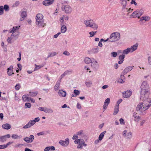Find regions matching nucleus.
I'll return each mask as SVG.
<instances>
[{
    "label": "nucleus",
    "instance_id": "nucleus-63",
    "mask_svg": "<svg viewBox=\"0 0 151 151\" xmlns=\"http://www.w3.org/2000/svg\"><path fill=\"white\" fill-rule=\"evenodd\" d=\"M148 64L151 65V57L149 56L148 58Z\"/></svg>",
    "mask_w": 151,
    "mask_h": 151
},
{
    "label": "nucleus",
    "instance_id": "nucleus-51",
    "mask_svg": "<svg viewBox=\"0 0 151 151\" xmlns=\"http://www.w3.org/2000/svg\"><path fill=\"white\" fill-rule=\"evenodd\" d=\"M134 119V121L138 122L140 119V117L139 116H137V117H135Z\"/></svg>",
    "mask_w": 151,
    "mask_h": 151
},
{
    "label": "nucleus",
    "instance_id": "nucleus-28",
    "mask_svg": "<svg viewBox=\"0 0 151 151\" xmlns=\"http://www.w3.org/2000/svg\"><path fill=\"white\" fill-rule=\"evenodd\" d=\"M106 131H104L103 132L100 134L99 137V140H102L104 137V135L106 133Z\"/></svg>",
    "mask_w": 151,
    "mask_h": 151
},
{
    "label": "nucleus",
    "instance_id": "nucleus-22",
    "mask_svg": "<svg viewBox=\"0 0 151 151\" xmlns=\"http://www.w3.org/2000/svg\"><path fill=\"white\" fill-rule=\"evenodd\" d=\"M60 82L61 81L60 80H58L57 82L56 83L54 87V88L55 91H57L59 89L60 84Z\"/></svg>",
    "mask_w": 151,
    "mask_h": 151
},
{
    "label": "nucleus",
    "instance_id": "nucleus-45",
    "mask_svg": "<svg viewBox=\"0 0 151 151\" xmlns=\"http://www.w3.org/2000/svg\"><path fill=\"white\" fill-rule=\"evenodd\" d=\"M148 19V17H147V16H143L140 18V21H142L144 20H145V21H146Z\"/></svg>",
    "mask_w": 151,
    "mask_h": 151
},
{
    "label": "nucleus",
    "instance_id": "nucleus-31",
    "mask_svg": "<svg viewBox=\"0 0 151 151\" xmlns=\"http://www.w3.org/2000/svg\"><path fill=\"white\" fill-rule=\"evenodd\" d=\"M119 111V106H118V105H116L114 108V112L113 113V114L114 115H116L118 113Z\"/></svg>",
    "mask_w": 151,
    "mask_h": 151
},
{
    "label": "nucleus",
    "instance_id": "nucleus-19",
    "mask_svg": "<svg viewBox=\"0 0 151 151\" xmlns=\"http://www.w3.org/2000/svg\"><path fill=\"white\" fill-rule=\"evenodd\" d=\"M110 99L109 98H108L105 101L104 104L103 106V109H104V111L107 108V106L110 103Z\"/></svg>",
    "mask_w": 151,
    "mask_h": 151
},
{
    "label": "nucleus",
    "instance_id": "nucleus-9",
    "mask_svg": "<svg viewBox=\"0 0 151 151\" xmlns=\"http://www.w3.org/2000/svg\"><path fill=\"white\" fill-rule=\"evenodd\" d=\"M59 142L61 145L64 147H66L68 145L69 143V139L68 138H66L65 139V141L60 140Z\"/></svg>",
    "mask_w": 151,
    "mask_h": 151
},
{
    "label": "nucleus",
    "instance_id": "nucleus-6",
    "mask_svg": "<svg viewBox=\"0 0 151 151\" xmlns=\"http://www.w3.org/2000/svg\"><path fill=\"white\" fill-rule=\"evenodd\" d=\"M63 11H65L67 14H70L72 11V9L71 6L68 5H63L61 7Z\"/></svg>",
    "mask_w": 151,
    "mask_h": 151
},
{
    "label": "nucleus",
    "instance_id": "nucleus-29",
    "mask_svg": "<svg viewBox=\"0 0 151 151\" xmlns=\"http://www.w3.org/2000/svg\"><path fill=\"white\" fill-rule=\"evenodd\" d=\"M29 95L28 94H26L24 95L22 97V100L24 101H29L27 99H28Z\"/></svg>",
    "mask_w": 151,
    "mask_h": 151
},
{
    "label": "nucleus",
    "instance_id": "nucleus-46",
    "mask_svg": "<svg viewBox=\"0 0 151 151\" xmlns=\"http://www.w3.org/2000/svg\"><path fill=\"white\" fill-rule=\"evenodd\" d=\"M111 55L112 57L115 58L117 56V53L116 52H112L111 53Z\"/></svg>",
    "mask_w": 151,
    "mask_h": 151
},
{
    "label": "nucleus",
    "instance_id": "nucleus-4",
    "mask_svg": "<svg viewBox=\"0 0 151 151\" xmlns=\"http://www.w3.org/2000/svg\"><path fill=\"white\" fill-rule=\"evenodd\" d=\"M84 23L86 27H91L94 29H97L98 28V25L91 19L86 20L84 21Z\"/></svg>",
    "mask_w": 151,
    "mask_h": 151
},
{
    "label": "nucleus",
    "instance_id": "nucleus-42",
    "mask_svg": "<svg viewBox=\"0 0 151 151\" xmlns=\"http://www.w3.org/2000/svg\"><path fill=\"white\" fill-rule=\"evenodd\" d=\"M24 145L23 144H17L14 145V147L15 148H17L18 147L20 148L22 146H23Z\"/></svg>",
    "mask_w": 151,
    "mask_h": 151
},
{
    "label": "nucleus",
    "instance_id": "nucleus-59",
    "mask_svg": "<svg viewBox=\"0 0 151 151\" xmlns=\"http://www.w3.org/2000/svg\"><path fill=\"white\" fill-rule=\"evenodd\" d=\"M119 121L121 124H124L125 123L124 120L122 118H120L119 119Z\"/></svg>",
    "mask_w": 151,
    "mask_h": 151
},
{
    "label": "nucleus",
    "instance_id": "nucleus-57",
    "mask_svg": "<svg viewBox=\"0 0 151 151\" xmlns=\"http://www.w3.org/2000/svg\"><path fill=\"white\" fill-rule=\"evenodd\" d=\"M10 33H12V34L11 35V36L12 37H13V38L14 37L17 36L18 35V34H16V33H15V32H10Z\"/></svg>",
    "mask_w": 151,
    "mask_h": 151
},
{
    "label": "nucleus",
    "instance_id": "nucleus-39",
    "mask_svg": "<svg viewBox=\"0 0 151 151\" xmlns=\"http://www.w3.org/2000/svg\"><path fill=\"white\" fill-rule=\"evenodd\" d=\"M4 10L5 11H8L9 10V9L8 5L5 4L4 5Z\"/></svg>",
    "mask_w": 151,
    "mask_h": 151
},
{
    "label": "nucleus",
    "instance_id": "nucleus-36",
    "mask_svg": "<svg viewBox=\"0 0 151 151\" xmlns=\"http://www.w3.org/2000/svg\"><path fill=\"white\" fill-rule=\"evenodd\" d=\"M58 53H56L55 52H50L49 53V55H48L47 58H48L49 57H53L56 55Z\"/></svg>",
    "mask_w": 151,
    "mask_h": 151
},
{
    "label": "nucleus",
    "instance_id": "nucleus-23",
    "mask_svg": "<svg viewBox=\"0 0 151 151\" xmlns=\"http://www.w3.org/2000/svg\"><path fill=\"white\" fill-rule=\"evenodd\" d=\"M99 48L98 46H96L95 48H93L90 51L91 53L94 54L97 53L99 52Z\"/></svg>",
    "mask_w": 151,
    "mask_h": 151
},
{
    "label": "nucleus",
    "instance_id": "nucleus-40",
    "mask_svg": "<svg viewBox=\"0 0 151 151\" xmlns=\"http://www.w3.org/2000/svg\"><path fill=\"white\" fill-rule=\"evenodd\" d=\"M125 57V56L124 55L122 54L121 55H120L119 57V59L120 60L124 61Z\"/></svg>",
    "mask_w": 151,
    "mask_h": 151
},
{
    "label": "nucleus",
    "instance_id": "nucleus-30",
    "mask_svg": "<svg viewBox=\"0 0 151 151\" xmlns=\"http://www.w3.org/2000/svg\"><path fill=\"white\" fill-rule=\"evenodd\" d=\"M130 52V50L129 47L127 48V49H125L123 50L122 53L123 55H127L128 53Z\"/></svg>",
    "mask_w": 151,
    "mask_h": 151
},
{
    "label": "nucleus",
    "instance_id": "nucleus-61",
    "mask_svg": "<svg viewBox=\"0 0 151 151\" xmlns=\"http://www.w3.org/2000/svg\"><path fill=\"white\" fill-rule=\"evenodd\" d=\"M45 107H40L38 108V110L40 111H43L45 112Z\"/></svg>",
    "mask_w": 151,
    "mask_h": 151
},
{
    "label": "nucleus",
    "instance_id": "nucleus-53",
    "mask_svg": "<svg viewBox=\"0 0 151 151\" xmlns=\"http://www.w3.org/2000/svg\"><path fill=\"white\" fill-rule=\"evenodd\" d=\"M13 143V142H8L6 145H4L5 148H6L8 146H9L11 144H12Z\"/></svg>",
    "mask_w": 151,
    "mask_h": 151
},
{
    "label": "nucleus",
    "instance_id": "nucleus-1",
    "mask_svg": "<svg viewBox=\"0 0 151 151\" xmlns=\"http://www.w3.org/2000/svg\"><path fill=\"white\" fill-rule=\"evenodd\" d=\"M148 94H145L143 96V98L141 99V95L140 99L141 100L143 101V104L144 106L143 107V110H146L148 109L151 105V99L148 98Z\"/></svg>",
    "mask_w": 151,
    "mask_h": 151
},
{
    "label": "nucleus",
    "instance_id": "nucleus-33",
    "mask_svg": "<svg viewBox=\"0 0 151 151\" xmlns=\"http://www.w3.org/2000/svg\"><path fill=\"white\" fill-rule=\"evenodd\" d=\"M37 93L38 92H30L28 94L29 96L33 97L36 96L37 95Z\"/></svg>",
    "mask_w": 151,
    "mask_h": 151
},
{
    "label": "nucleus",
    "instance_id": "nucleus-47",
    "mask_svg": "<svg viewBox=\"0 0 151 151\" xmlns=\"http://www.w3.org/2000/svg\"><path fill=\"white\" fill-rule=\"evenodd\" d=\"M13 37H12L11 36L10 37H9L7 40V42L8 43H11L12 42L11 40L13 39Z\"/></svg>",
    "mask_w": 151,
    "mask_h": 151
},
{
    "label": "nucleus",
    "instance_id": "nucleus-50",
    "mask_svg": "<svg viewBox=\"0 0 151 151\" xmlns=\"http://www.w3.org/2000/svg\"><path fill=\"white\" fill-rule=\"evenodd\" d=\"M73 92L77 96L78 95L80 94V92L78 90H74Z\"/></svg>",
    "mask_w": 151,
    "mask_h": 151
},
{
    "label": "nucleus",
    "instance_id": "nucleus-3",
    "mask_svg": "<svg viewBox=\"0 0 151 151\" xmlns=\"http://www.w3.org/2000/svg\"><path fill=\"white\" fill-rule=\"evenodd\" d=\"M149 86L147 82L146 81H144L141 86V99L143 98V96L145 94H148Z\"/></svg>",
    "mask_w": 151,
    "mask_h": 151
},
{
    "label": "nucleus",
    "instance_id": "nucleus-7",
    "mask_svg": "<svg viewBox=\"0 0 151 151\" xmlns=\"http://www.w3.org/2000/svg\"><path fill=\"white\" fill-rule=\"evenodd\" d=\"M142 14L143 12L142 10H137L133 12L131 16L133 17H137L139 18L142 15Z\"/></svg>",
    "mask_w": 151,
    "mask_h": 151
},
{
    "label": "nucleus",
    "instance_id": "nucleus-5",
    "mask_svg": "<svg viewBox=\"0 0 151 151\" xmlns=\"http://www.w3.org/2000/svg\"><path fill=\"white\" fill-rule=\"evenodd\" d=\"M120 34L118 32L112 33L111 34L110 36V41L111 42L118 41L120 40Z\"/></svg>",
    "mask_w": 151,
    "mask_h": 151
},
{
    "label": "nucleus",
    "instance_id": "nucleus-43",
    "mask_svg": "<svg viewBox=\"0 0 151 151\" xmlns=\"http://www.w3.org/2000/svg\"><path fill=\"white\" fill-rule=\"evenodd\" d=\"M25 108H30L31 106V104L29 103H26L25 104Z\"/></svg>",
    "mask_w": 151,
    "mask_h": 151
},
{
    "label": "nucleus",
    "instance_id": "nucleus-20",
    "mask_svg": "<svg viewBox=\"0 0 151 151\" xmlns=\"http://www.w3.org/2000/svg\"><path fill=\"white\" fill-rule=\"evenodd\" d=\"M138 46V45L137 43H136L132 46L130 48H129L130 52H132L136 50Z\"/></svg>",
    "mask_w": 151,
    "mask_h": 151
},
{
    "label": "nucleus",
    "instance_id": "nucleus-52",
    "mask_svg": "<svg viewBox=\"0 0 151 151\" xmlns=\"http://www.w3.org/2000/svg\"><path fill=\"white\" fill-rule=\"evenodd\" d=\"M125 81L121 78L119 79L118 81V82L120 83H124Z\"/></svg>",
    "mask_w": 151,
    "mask_h": 151
},
{
    "label": "nucleus",
    "instance_id": "nucleus-14",
    "mask_svg": "<svg viewBox=\"0 0 151 151\" xmlns=\"http://www.w3.org/2000/svg\"><path fill=\"white\" fill-rule=\"evenodd\" d=\"M10 137V135L9 134H8L4 136H0V140L1 142H4L6 140V138H9Z\"/></svg>",
    "mask_w": 151,
    "mask_h": 151
},
{
    "label": "nucleus",
    "instance_id": "nucleus-10",
    "mask_svg": "<svg viewBox=\"0 0 151 151\" xmlns=\"http://www.w3.org/2000/svg\"><path fill=\"white\" fill-rule=\"evenodd\" d=\"M72 70H67L62 74L59 77V79L60 80L63 78H64L66 75H69L72 73Z\"/></svg>",
    "mask_w": 151,
    "mask_h": 151
},
{
    "label": "nucleus",
    "instance_id": "nucleus-26",
    "mask_svg": "<svg viewBox=\"0 0 151 151\" xmlns=\"http://www.w3.org/2000/svg\"><path fill=\"white\" fill-rule=\"evenodd\" d=\"M92 59H90L88 57L84 59V61L86 64H89L91 63Z\"/></svg>",
    "mask_w": 151,
    "mask_h": 151
},
{
    "label": "nucleus",
    "instance_id": "nucleus-54",
    "mask_svg": "<svg viewBox=\"0 0 151 151\" xmlns=\"http://www.w3.org/2000/svg\"><path fill=\"white\" fill-rule=\"evenodd\" d=\"M40 120V119L39 117H37L35 118L34 120H32V121L35 124V123L36 122H39Z\"/></svg>",
    "mask_w": 151,
    "mask_h": 151
},
{
    "label": "nucleus",
    "instance_id": "nucleus-41",
    "mask_svg": "<svg viewBox=\"0 0 151 151\" xmlns=\"http://www.w3.org/2000/svg\"><path fill=\"white\" fill-rule=\"evenodd\" d=\"M86 85L88 87H90L91 85L92 84V82L91 81H89L88 82H85Z\"/></svg>",
    "mask_w": 151,
    "mask_h": 151
},
{
    "label": "nucleus",
    "instance_id": "nucleus-21",
    "mask_svg": "<svg viewBox=\"0 0 151 151\" xmlns=\"http://www.w3.org/2000/svg\"><path fill=\"white\" fill-rule=\"evenodd\" d=\"M58 94L60 96L65 97L66 96V93L65 91L60 90L58 91Z\"/></svg>",
    "mask_w": 151,
    "mask_h": 151
},
{
    "label": "nucleus",
    "instance_id": "nucleus-56",
    "mask_svg": "<svg viewBox=\"0 0 151 151\" xmlns=\"http://www.w3.org/2000/svg\"><path fill=\"white\" fill-rule=\"evenodd\" d=\"M78 140H79L80 143L81 145H82L84 143V140L81 139H78Z\"/></svg>",
    "mask_w": 151,
    "mask_h": 151
},
{
    "label": "nucleus",
    "instance_id": "nucleus-32",
    "mask_svg": "<svg viewBox=\"0 0 151 151\" xmlns=\"http://www.w3.org/2000/svg\"><path fill=\"white\" fill-rule=\"evenodd\" d=\"M22 137V136L20 135L18 136L16 134H14L12 136V137L14 139H20Z\"/></svg>",
    "mask_w": 151,
    "mask_h": 151
},
{
    "label": "nucleus",
    "instance_id": "nucleus-38",
    "mask_svg": "<svg viewBox=\"0 0 151 151\" xmlns=\"http://www.w3.org/2000/svg\"><path fill=\"white\" fill-rule=\"evenodd\" d=\"M132 133L131 132H129L127 134L126 137L127 139H130L132 138Z\"/></svg>",
    "mask_w": 151,
    "mask_h": 151
},
{
    "label": "nucleus",
    "instance_id": "nucleus-48",
    "mask_svg": "<svg viewBox=\"0 0 151 151\" xmlns=\"http://www.w3.org/2000/svg\"><path fill=\"white\" fill-rule=\"evenodd\" d=\"M96 32H89V34H90V37H91L95 35L96 34Z\"/></svg>",
    "mask_w": 151,
    "mask_h": 151
},
{
    "label": "nucleus",
    "instance_id": "nucleus-25",
    "mask_svg": "<svg viewBox=\"0 0 151 151\" xmlns=\"http://www.w3.org/2000/svg\"><path fill=\"white\" fill-rule=\"evenodd\" d=\"M53 111L51 108L45 107V112L47 113L50 114L53 113Z\"/></svg>",
    "mask_w": 151,
    "mask_h": 151
},
{
    "label": "nucleus",
    "instance_id": "nucleus-16",
    "mask_svg": "<svg viewBox=\"0 0 151 151\" xmlns=\"http://www.w3.org/2000/svg\"><path fill=\"white\" fill-rule=\"evenodd\" d=\"M132 94V92L130 91H127L124 93H123V97L126 98H129Z\"/></svg>",
    "mask_w": 151,
    "mask_h": 151
},
{
    "label": "nucleus",
    "instance_id": "nucleus-24",
    "mask_svg": "<svg viewBox=\"0 0 151 151\" xmlns=\"http://www.w3.org/2000/svg\"><path fill=\"white\" fill-rule=\"evenodd\" d=\"M2 127L4 129H9L11 128V126L9 124L6 123L3 124L2 125Z\"/></svg>",
    "mask_w": 151,
    "mask_h": 151
},
{
    "label": "nucleus",
    "instance_id": "nucleus-15",
    "mask_svg": "<svg viewBox=\"0 0 151 151\" xmlns=\"http://www.w3.org/2000/svg\"><path fill=\"white\" fill-rule=\"evenodd\" d=\"M13 68L12 66H10L9 68L7 69V74L9 76H11L13 74H14V73L13 72Z\"/></svg>",
    "mask_w": 151,
    "mask_h": 151
},
{
    "label": "nucleus",
    "instance_id": "nucleus-37",
    "mask_svg": "<svg viewBox=\"0 0 151 151\" xmlns=\"http://www.w3.org/2000/svg\"><path fill=\"white\" fill-rule=\"evenodd\" d=\"M34 139V136L33 135H30L29 137V141L30 143L32 142Z\"/></svg>",
    "mask_w": 151,
    "mask_h": 151
},
{
    "label": "nucleus",
    "instance_id": "nucleus-58",
    "mask_svg": "<svg viewBox=\"0 0 151 151\" xmlns=\"http://www.w3.org/2000/svg\"><path fill=\"white\" fill-rule=\"evenodd\" d=\"M63 54L65 55L69 56L70 55V53L67 51H65L63 52Z\"/></svg>",
    "mask_w": 151,
    "mask_h": 151
},
{
    "label": "nucleus",
    "instance_id": "nucleus-34",
    "mask_svg": "<svg viewBox=\"0 0 151 151\" xmlns=\"http://www.w3.org/2000/svg\"><path fill=\"white\" fill-rule=\"evenodd\" d=\"M66 27L65 25H63L61 27V32L62 33H64L66 32Z\"/></svg>",
    "mask_w": 151,
    "mask_h": 151
},
{
    "label": "nucleus",
    "instance_id": "nucleus-13",
    "mask_svg": "<svg viewBox=\"0 0 151 151\" xmlns=\"http://www.w3.org/2000/svg\"><path fill=\"white\" fill-rule=\"evenodd\" d=\"M133 66H129L126 67L122 72V74H126L129 71H131L133 69Z\"/></svg>",
    "mask_w": 151,
    "mask_h": 151
},
{
    "label": "nucleus",
    "instance_id": "nucleus-49",
    "mask_svg": "<svg viewBox=\"0 0 151 151\" xmlns=\"http://www.w3.org/2000/svg\"><path fill=\"white\" fill-rule=\"evenodd\" d=\"M20 88V86L19 84H17L15 86V88L16 90H18Z\"/></svg>",
    "mask_w": 151,
    "mask_h": 151
},
{
    "label": "nucleus",
    "instance_id": "nucleus-11",
    "mask_svg": "<svg viewBox=\"0 0 151 151\" xmlns=\"http://www.w3.org/2000/svg\"><path fill=\"white\" fill-rule=\"evenodd\" d=\"M34 122V121L33 122L32 120L29 121L26 125L23 127V128L26 129L30 127L35 124Z\"/></svg>",
    "mask_w": 151,
    "mask_h": 151
},
{
    "label": "nucleus",
    "instance_id": "nucleus-60",
    "mask_svg": "<svg viewBox=\"0 0 151 151\" xmlns=\"http://www.w3.org/2000/svg\"><path fill=\"white\" fill-rule=\"evenodd\" d=\"M19 1H16L14 4L13 5L14 7H16L19 5Z\"/></svg>",
    "mask_w": 151,
    "mask_h": 151
},
{
    "label": "nucleus",
    "instance_id": "nucleus-64",
    "mask_svg": "<svg viewBox=\"0 0 151 151\" xmlns=\"http://www.w3.org/2000/svg\"><path fill=\"white\" fill-rule=\"evenodd\" d=\"M83 131L82 130L80 131L77 133V134L79 136L81 135L82 134Z\"/></svg>",
    "mask_w": 151,
    "mask_h": 151
},
{
    "label": "nucleus",
    "instance_id": "nucleus-18",
    "mask_svg": "<svg viewBox=\"0 0 151 151\" xmlns=\"http://www.w3.org/2000/svg\"><path fill=\"white\" fill-rule=\"evenodd\" d=\"M20 26H18L13 27L12 29L10 30L9 32H15L18 33V30L19 29Z\"/></svg>",
    "mask_w": 151,
    "mask_h": 151
},
{
    "label": "nucleus",
    "instance_id": "nucleus-44",
    "mask_svg": "<svg viewBox=\"0 0 151 151\" xmlns=\"http://www.w3.org/2000/svg\"><path fill=\"white\" fill-rule=\"evenodd\" d=\"M35 70H37L38 69H39L40 68H42V67L43 66V65H36L35 64Z\"/></svg>",
    "mask_w": 151,
    "mask_h": 151
},
{
    "label": "nucleus",
    "instance_id": "nucleus-27",
    "mask_svg": "<svg viewBox=\"0 0 151 151\" xmlns=\"http://www.w3.org/2000/svg\"><path fill=\"white\" fill-rule=\"evenodd\" d=\"M42 4L45 6H49L52 4V2L48 0H45L43 1Z\"/></svg>",
    "mask_w": 151,
    "mask_h": 151
},
{
    "label": "nucleus",
    "instance_id": "nucleus-62",
    "mask_svg": "<svg viewBox=\"0 0 151 151\" xmlns=\"http://www.w3.org/2000/svg\"><path fill=\"white\" fill-rule=\"evenodd\" d=\"M23 139L24 141H25L27 143H30L29 141V137H26L24 138Z\"/></svg>",
    "mask_w": 151,
    "mask_h": 151
},
{
    "label": "nucleus",
    "instance_id": "nucleus-17",
    "mask_svg": "<svg viewBox=\"0 0 151 151\" xmlns=\"http://www.w3.org/2000/svg\"><path fill=\"white\" fill-rule=\"evenodd\" d=\"M21 18L20 19V21H23L24 18L27 17V13L26 11H23L21 12Z\"/></svg>",
    "mask_w": 151,
    "mask_h": 151
},
{
    "label": "nucleus",
    "instance_id": "nucleus-35",
    "mask_svg": "<svg viewBox=\"0 0 151 151\" xmlns=\"http://www.w3.org/2000/svg\"><path fill=\"white\" fill-rule=\"evenodd\" d=\"M121 1V4L123 6V9H124L125 8L126 4L127 1L126 0H120Z\"/></svg>",
    "mask_w": 151,
    "mask_h": 151
},
{
    "label": "nucleus",
    "instance_id": "nucleus-8",
    "mask_svg": "<svg viewBox=\"0 0 151 151\" xmlns=\"http://www.w3.org/2000/svg\"><path fill=\"white\" fill-rule=\"evenodd\" d=\"M91 62V66L94 70H97L99 68V65L97 62L94 58H92Z\"/></svg>",
    "mask_w": 151,
    "mask_h": 151
},
{
    "label": "nucleus",
    "instance_id": "nucleus-55",
    "mask_svg": "<svg viewBox=\"0 0 151 151\" xmlns=\"http://www.w3.org/2000/svg\"><path fill=\"white\" fill-rule=\"evenodd\" d=\"M124 75L125 74H122V72L121 73V74L120 75V78H120L125 81V77L124 76Z\"/></svg>",
    "mask_w": 151,
    "mask_h": 151
},
{
    "label": "nucleus",
    "instance_id": "nucleus-12",
    "mask_svg": "<svg viewBox=\"0 0 151 151\" xmlns=\"http://www.w3.org/2000/svg\"><path fill=\"white\" fill-rule=\"evenodd\" d=\"M143 106H144V104L143 103H140L137 106L136 108V110L137 111H139L140 112H142V111H145V110H143Z\"/></svg>",
    "mask_w": 151,
    "mask_h": 151
},
{
    "label": "nucleus",
    "instance_id": "nucleus-2",
    "mask_svg": "<svg viewBox=\"0 0 151 151\" xmlns=\"http://www.w3.org/2000/svg\"><path fill=\"white\" fill-rule=\"evenodd\" d=\"M36 24L38 27H44L46 25L44 23L43 16L41 14H37L36 17Z\"/></svg>",
    "mask_w": 151,
    "mask_h": 151
}]
</instances>
